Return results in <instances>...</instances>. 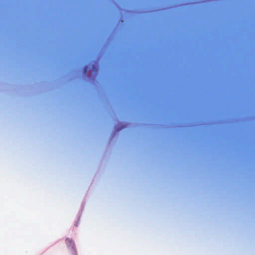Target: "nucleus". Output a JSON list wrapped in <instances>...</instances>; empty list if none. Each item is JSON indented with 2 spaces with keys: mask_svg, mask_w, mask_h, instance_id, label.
Here are the masks:
<instances>
[{
  "mask_svg": "<svg viewBox=\"0 0 255 255\" xmlns=\"http://www.w3.org/2000/svg\"><path fill=\"white\" fill-rule=\"evenodd\" d=\"M65 242H66V245L68 247H71V248H73L74 247V243L73 241L71 239H70V238H66Z\"/></svg>",
  "mask_w": 255,
  "mask_h": 255,
  "instance_id": "f257e3e1",
  "label": "nucleus"
},
{
  "mask_svg": "<svg viewBox=\"0 0 255 255\" xmlns=\"http://www.w3.org/2000/svg\"><path fill=\"white\" fill-rule=\"evenodd\" d=\"M87 67L85 66L84 68V71L86 72L87 71Z\"/></svg>",
  "mask_w": 255,
  "mask_h": 255,
  "instance_id": "f03ea898",
  "label": "nucleus"
}]
</instances>
